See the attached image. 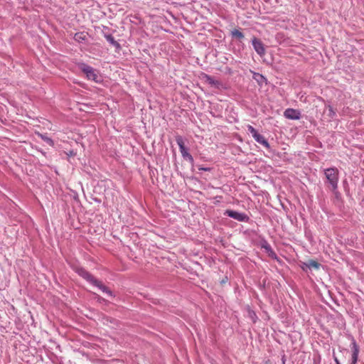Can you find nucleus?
I'll use <instances>...</instances> for the list:
<instances>
[{
  "mask_svg": "<svg viewBox=\"0 0 364 364\" xmlns=\"http://www.w3.org/2000/svg\"><path fill=\"white\" fill-rule=\"evenodd\" d=\"M247 131L250 134H251L252 136L254 137L257 135L258 132L251 125H247Z\"/></svg>",
  "mask_w": 364,
  "mask_h": 364,
  "instance_id": "obj_20",
  "label": "nucleus"
},
{
  "mask_svg": "<svg viewBox=\"0 0 364 364\" xmlns=\"http://www.w3.org/2000/svg\"><path fill=\"white\" fill-rule=\"evenodd\" d=\"M323 174L331 191H336L338 188L339 171L336 167H330L323 169Z\"/></svg>",
  "mask_w": 364,
  "mask_h": 364,
  "instance_id": "obj_2",
  "label": "nucleus"
},
{
  "mask_svg": "<svg viewBox=\"0 0 364 364\" xmlns=\"http://www.w3.org/2000/svg\"><path fill=\"white\" fill-rule=\"evenodd\" d=\"M249 316L252 318V321L255 323L256 322V320L257 319V316L255 311L250 310L249 311Z\"/></svg>",
  "mask_w": 364,
  "mask_h": 364,
  "instance_id": "obj_21",
  "label": "nucleus"
},
{
  "mask_svg": "<svg viewBox=\"0 0 364 364\" xmlns=\"http://www.w3.org/2000/svg\"><path fill=\"white\" fill-rule=\"evenodd\" d=\"M284 116L287 119L296 120L301 118V112L297 109L288 108L284 111Z\"/></svg>",
  "mask_w": 364,
  "mask_h": 364,
  "instance_id": "obj_7",
  "label": "nucleus"
},
{
  "mask_svg": "<svg viewBox=\"0 0 364 364\" xmlns=\"http://www.w3.org/2000/svg\"><path fill=\"white\" fill-rule=\"evenodd\" d=\"M252 45L254 50L259 56H264L265 55V48L263 43L259 38L254 37L252 41Z\"/></svg>",
  "mask_w": 364,
  "mask_h": 364,
  "instance_id": "obj_6",
  "label": "nucleus"
},
{
  "mask_svg": "<svg viewBox=\"0 0 364 364\" xmlns=\"http://www.w3.org/2000/svg\"><path fill=\"white\" fill-rule=\"evenodd\" d=\"M104 37L107 40L108 43H109L111 45H112L114 47H115L117 49L121 48L120 44L115 41L114 36L112 34H107L105 33Z\"/></svg>",
  "mask_w": 364,
  "mask_h": 364,
  "instance_id": "obj_13",
  "label": "nucleus"
},
{
  "mask_svg": "<svg viewBox=\"0 0 364 364\" xmlns=\"http://www.w3.org/2000/svg\"><path fill=\"white\" fill-rule=\"evenodd\" d=\"M358 360V358H351V361H350V364H357Z\"/></svg>",
  "mask_w": 364,
  "mask_h": 364,
  "instance_id": "obj_26",
  "label": "nucleus"
},
{
  "mask_svg": "<svg viewBox=\"0 0 364 364\" xmlns=\"http://www.w3.org/2000/svg\"><path fill=\"white\" fill-rule=\"evenodd\" d=\"M224 215L228 216L239 222L247 223L250 220V217L246 213L230 209L225 210Z\"/></svg>",
  "mask_w": 364,
  "mask_h": 364,
  "instance_id": "obj_5",
  "label": "nucleus"
},
{
  "mask_svg": "<svg viewBox=\"0 0 364 364\" xmlns=\"http://www.w3.org/2000/svg\"><path fill=\"white\" fill-rule=\"evenodd\" d=\"M254 139L259 144L263 145L264 147L269 149V144L267 140L260 134L257 133L256 136H255Z\"/></svg>",
  "mask_w": 364,
  "mask_h": 364,
  "instance_id": "obj_14",
  "label": "nucleus"
},
{
  "mask_svg": "<svg viewBox=\"0 0 364 364\" xmlns=\"http://www.w3.org/2000/svg\"><path fill=\"white\" fill-rule=\"evenodd\" d=\"M87 39V35L84 32L76 33L74 40L78 43H83Z\"/></svg>",
  "mask_w": 364,
  "mask_h": 364,
  "instance_id": "obj_15",
  "label": "nucleus"
},
{
  "mask_svg": "<svg viewBox=\"0 0 364 364\" xmlns=\"http://www.w3.org/2000/svg\"><path fill=\"white\" fill-rule=\"evenodd\" d=\"M260 246L261 248L264 250V251L268 254V255L270 257L277 258V254L275 253L269 243L266 240H263L261 241Z\"/></svg>",
  "mask_w": 364,
  "mask_h": 364,
  "instance_id": "obj_10",
  "label": "nucleus"
},
{
  "mask_svg": "<svg viewBox=\"0 0 364 364\" xmlns=\"http://www.w3.org/2000/svg\"><path fill=\"white\" fill-rule=\"evenodd\" d=\"M314 363H315V364H318V362H315V361H314Z\"/></svg>",
  "mask_w": 364,
  "mask_h": 364,
  "instance_id": "obj_29",
  "label": "nucleus"
},
{
  "mask_svg": "<svg viewBox=\"0 0 364 364\" xmlns=\"http://www.w3.org/2000/svg\"><path fill=\"white\" fill-rule=\"evenodd\" d=\"M331 191L334 194L336 198H339L341 197V193L338 192V189H336V191Z\"/></svg>",
  "mask_w": 364,
  "mask_h": 364,
  "instance_id": "obj_23",
  "label": "nucleus"
},
{
  "mask_svg": "<svg viewBox=\"0 0 364 364\" xmlns=\"http://www.w3.org/2000/svg\"><path fill=\"white\" fill-rule=\"evenodd\" d=\"M327 108L328 111V116L332 119H335L336 117V113L333 107L331 105H328Z\"/></svg>",
  "mask_w": 364,
  "mask_h": 364,
  "instance_id": "obj_18",
  "label": "nucleus"
},
{
  "mask_svg": "<svg viewBox=\"0 0 364 364\" xmlns=\"http://www.w3.org/2000/svg\"><path fill=\"white\" fill-rule=\"evenodd\" d=\"M231 36L232 37H235V38H237L238 39H242L244 38V34L242 33V32H241L240 31L237 30V29H234L231 31Z\"/></svg>",
  "mask_w": 364,
  "mask_h": 364,
  "instance_id": "obj_17",
  "label": "nucleus"
},
{
  "mask_svg": "<svg viewBox=\"0 0 364 364\" xmlns=\"http://www.w3.org/2000/svg\"><path fill=\"white\" fill-rule=\"evenodd\" d=\"M204 78L205 80V82L207 83H208L209 85L210 84V82H212V80L213 79V77H211L210 75H206V74L205 75Z\"/></svg>",
  "mask_w": 364,
  "mask_h": 364,
  "instance_id": "obj_22",
  "label": "nucleus"
},
{
  "mask_svg": "<svg viewBox=\"0 0 364 364\" xmlns=\"http://www.w3.org/2000/svg\"><path fill=\"white\" fill-rule=\"evenodd\" d=\"M210 85H211L212 87H214L215 88L220 89V87H223V83L220 81L215 80L213 78L212 82H210Z\"/></svg>",
  "mask_w": 364,
  "mask_h": 364,
  "instance_id": "obj_19",
  "label": "nucleus"
},
{
  "mask_svg": "<svg viewBox=\"0 0 364 364\" xmlns=\"http://www.w3.org/2000/svg\"><path fill=\"white\" fill-rule=\"evenodd\" d=\"M333 360L336 363V364H341L339 360L338 359V358L335 355V353L333 352Z\"/></svg>",
  "mask_w": 364,
  "mask_h": 364,
  "instance_id": "obj_25",
  "label": "nucleus"
},
{
  "mask_svg": "<svg viewBox=\"0 0 364 364\" xmlns=\"http://www.w3.org/2000/svg\"><path fill=\"white\" fill-rule=\"evenodd\" d=\"M321 266V264H319L318 262L315 260H309L306 262L303 263V265L301 266V268L303 270H306V268L309 269H318Z\"/></svg>",
  "mask_w": 364,
  "mask_h": 364,
  "instance_id": "obj_12",
  "label": "nucleus"
},
{
  "mask_svg": "<svg viewBox=\"0 0 364 364\" xmlns=\"http://www.w3.org/2000/svg\"><path fill=\"white\" fill-rule=\"evenodd\" d=\"M260 246L261 248L264 250V251L268 254V255L270 257L277 258V254L275 253L269 243L266 240H263L261 241Z\"/></svg>",
  "mask_w": 364,
  "mask_h": 364,
  "instance_id": "obj_9",
  "label": "nucleus"
},
{
  "mask_svg": "<svg viewBox=\"0 0 364 364\" xmlns=\"http://www.w3.org/2000/svg\"><path fill=\"white\" fill-rule=\"evenodd\" d=\"M348 339L351 341V358H358L360 348L354 337L351 335L348 336Z\"/></svg>",
  "mask_w": 364,
  "mask_h": 364,
  "instance_id": "obj_8",
  "label": "nucleus"
},
{
  "mask_svg": "<svg viewBox=\"0 0 364 364\" xmlns=\"http://www.w3.org/2000/svg\"><path fill=\"white\" fill-rule=\"evenodd\" d=\"M252 78L260 85L267 84V78L262 74L256 72H252Z\"/></svg>",
  "mask_w": 364,
  "mask_h": 364,
  "instance_id": "obj_11",
  "label": "nucleus"
},
{
  "mask_svg": "<svg viewBox=\"0 0 364 364\" xmlns=\"http://www.w3.org/2000/svg\"><path fill=\"white\" fill-rule=\"evenodd\" d=\"M176 141L179 146L180 152L183 159L188 161L190 163L193 162V157L191 154H189L188 149L185 146L183 139L182 136H177L176 137Z\"/></svg>",
  "mask_w": 364,
  "mask_h": 364,
  "instance_id": "obj_4",
  "label": "nucleus"
},
{
  "mask_svg": "<svg viewBox=\"0 0 364 364\" xmlns=\"http://www.w3.org/2000/svg\"><path fill=\"white\" fill-rule=\"evenodd\" d=\"M314 363H315V364H318V362H315V361H314Z\"/></svg>",
  "mask_w": 364,
  "mask_h": 364,
  "instance_id": "obj_28",
  "label": "nucleus"
},
{
  "mask_svg": "<svg viewBox=\"0 0 364 364\" xmlns=\"http://www.w3.org/2000/svg\"><path fill=\"white\" fill-rule=\"evenodd\" d=\"M67 156L70 157L73 156L76 154V153L73 150H70L68 152L66 153Z\"/></svg>",
  "mask_w": 364,
  "mask_h": 364,
  "instance_id": "obj_24",
  "label": "nucleus"
},
{
  "mask_svg": "<svg viewBox=\"0 0 364 364\" xmlns=\"http://www.w3.org/2000/svg\"><path fill=\"white\" fill-rule=\"evenodd\" d=\"M38 136L41 137V139L43 141L46 142L48 145H50L51 146H54V141L51 138H50L48 136H46V134H38Z\"/></svg>",
  "mask_w": 364,
  "mask_h": 364,
  "instance_id": "obj_16",
  "label": "nucleus"
},
{
  "mask_svg": "<svg viewBox=\"0 0 364 364\" xmlns=\"http://www.w3.org/2000/svg\"><path fill=\"white\" fill-rule=\"evenodd\" d=\"M75 272L87 282L91 284L92 285L97 287L102 292L107 294L109 296H113V292L109 289L106 286H105L102 282L99 281L96 278H95L89 272H87L83 267H77L75 269Z\"/></svg>",
  "mask_w": 364,
  "mask_h": 364,
  "instance_id": "obj_1",
  "label": "nucleus"
},
{
  "mask_svg": "<svg viewBox=\"0 0 364 364\" xmlns=\"http://www.w3.org/2000/svg\"><path fill=\"white\" fill-rule=\"evenodd\" d=\"M198 169L201 170V171H210V168H209V167H200Z\"/></svg>",
  "mask_w": 364,
  "mask_h": 364,
  "instance_id": "obj_27",
  "label": "nucleus"
},
{
  "mask_svg": "<svg viewBox=\"0 0 364 364\" xmlns=\"http://www.w3.org/2000/svg\"><path fill=\"white\" fill-rule=\"evenodd\" d=\"M77 68L86 75L87 80H92L97 83L102 82V77L99 75L97 70L90 65L82 62L77 63Z\"/></svg>",
  "mask_w": 364,
  "mask_h": 364,
  "instance_id": "obj_3",
  "label": "nucleus"
}]
</instances>
